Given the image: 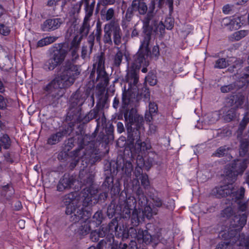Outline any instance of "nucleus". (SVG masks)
Returning <instances> with one entry per match:
<instances>
[{"label":"nucleus","mask_w":249,"mask_h":249,"mask_svg":"<svg viewBox=\"0 0 249 249\" xmlns=\"http://www.w3.org/2000/svg\"><path fill=\"white\" fill-rule=\"evenodd\" d=\"M67 51L60 48L54 50L51 57L60 66V74L45 88L44 90L53 97L59 95L60 89H65L71 86L80 73L77 65L70 60L62 63L67 55Z\"/></svg>","instance_id":"f257e3e1"},{"label":"nucleus","mask_w":249,"mask_h":249,"mask_svg":"<svg viewBox=\"0 0 249 249\" xmlns=\"http://www.w3.org/2000/svg\"><path fill=\"white\" fill-rule=\"evenodd\" d=\"M137 201L132 196H128L126 191H123L119 196L118 203L113 200L108 206L107 215L112 218L115 214L120 216L122 222L126 220V225L138 226L140 222V209H136Z\"/></svg>","instance_id":"f03ea898"},{"label":"nucleus","mask_w":249,"mask_h":249,"mask_svg":"<svg viewBox=\"0 0 249 249\" xmlns=\"http://www.w3.org/2000/svg\"><path fill=\"white\" fill-rule=\"evenodd\" d=\"M92 194L89 188H86L78 194L71 192L63 197L62 201L66 207L65 213L70 215V221L76 223L83 218L86 219L89 216V211L87 207L92 201Z\"/></svg>","instance_id":"7ed1b4c3"},{"label":"nucleus","mask_w":249,"mask_h":249,"mask_svg":"<svg viewBox=\"0 0 249 249\" xmlns=\"http://www.w3.org/2000/svg\"><path fill=\"white\" fill-rule=\"evenodd\" d=\"M124 117L126 124L127 130L128 133L132 132L136 134L138 132L136 139H137L134 147L131 150V156L134 158L135 155H145L152 148L151 143L148 140L142 142L140 139L141 131L143 130V119L142 116L138 115L133 108L127 110L124 114Z\"/></svg>","instance_id":"20e7f679"},{"label":"nucleus","mask_w":249,"mask_h":249,"mask_svg":"<svg viewBox=\"0 0 249 249\" xmlns=\"http://www.w3.org/2000/svg\"><path fill=\"white\" fill-rule=\"evenodd\" d=\"M92 138L89 135H79L77 142L79 148L72 152L74 159L71 162L70 167L73 169L77 164L80 160L86 163H92L98 159V150L95 147Z\"/></svg>","instance_id":"39448f33"},{"label":"nucleus","mask_w":249,"mask_h":249,"mask_svg":"<svg viewBox=\"0 0 249 249\" xmlns=\"http://www.w3.org/2000/svg\"><path fill=\"white\" fill-rule=\"evenodd\" d=\"M101 113H102L101 118H98L96 120L97 126L95 131H96L99 128L100 124H101L104 127V125L106 123V119L104 113L102 112V108L101 106L98 104L85 116L82 114L81 111L79 108H75L74 107L71 108L67 113L66 120L71 122L69 125L70 127L71 128L72 126L74 125V124L79 123L86 124L90 120L96 118Z\"/></svg>","instance_id":"423d86ee"},{"label":"nucleus","mask_w":249,"mask_h":249,"mask_svg":"<svg viewBox=\"0 0 249 249\" xmlns=\"http://www.w3.org/2000/svg\"><path fill=\"white\" fill-rule=\"evenodd\" d=\"M150 14L148 18L144 20V36L138 53L133 56V61L131 67L140 70L141 66L143 65L147 66L145 56H147L150 52L149 48V42L151 39V29L149 27V21L148 19L150 16Z\"/></svg>","instance_id":"0eeeda50"},{"label":"nucleus","mask_w":249,"mask_h":249,"mask_svg":"<svg viewBox=\"0 0 249 249\" xmlns=\"http://www.w3.org/2000/svg\"><path fill=\"white\" fill-rule=\"evenodd\" d=\"M103 41L105 44L119 46L122 43V32L117 21L112 20L106 23L103 29Z\"/></svg>","instance_id":"6e6552de"},{"label":"nucleus","mask_w":249,"mask_h":249,"mask_svg":"<svg viewBox=\"0 0 249 249\" xmlns=\"http://www.w3.org/2000/svg\"><path fill=\"white\" fill-rule=\"evenodd\" d=\"M118 221L116 219H113L107 225H103L98 230L91 232L90 238L93 242H96L99 237H105L104 244L111 246L113 243L115 242L114 237V233L116 230Z\"/></svg>","instance_id":"1a4fd4ad"},{"label":"nucleus","mask_w":249,"mask_h":249,"mask_svg":"<svg viewBox=\"0 0 249 249\" xmlns=\"http://www.w3.org/2000/svg\"><path fill=\"white\" fill-rule=\"evenodd\" d=\"M229 242H221L216 249H249V237H246L243 234H236L230 238Z\"/></svg>","instance_id":"9d476101"},{"label":"nucleus","mask_w":249,"mask_h":249,"mask_svg":"<svg viewBox=\"0 0 249 249\" xmlns=\"http://www.w3.org/2000/svg\"><path fill=\"white\" fill-rule=\"evenodd\" d=\"M231 170L227 172L228 179L231 182L236 180L238 175H242L247 168V160L245 159L234 160L230 164Z\"/></svg>","instance_id":"9b49d317"},{"label":"nucleus","mask_w":249,"mask_h":249,"mask_svg":"<svg viewBox=\"0 0 249 249\" xmlns=\"http://www.w3.org/2000/svg\"><path fill=\"white\" fill-rule=\"evenodd\" d=\"M126 220H124L123 222L124 223L125 227L123 225V229L120 227L119 231L118 230V226H117L116 230L114 232L115 235L119 238L122 237L123 240L127 239L129 236H130L132 238L137 239L139 242V230L137 231L136 229L132 227L136 226L126 225Z\"/></svg>","instance_id":"f8f14e48"},{"label":"nucleus","mask_w":249,"mask_h":249,"mask_svg":"<svg viewBox=\"0 0 249 249\" xmlns=\"http://www.w3.org/2000/svg\"><path fill=\"white\" fill-rule=\"evenodd\" d=\"M230 103L237 110L239 108H243L247 111L249 110V105L248 97H245L243 94L231 96Z\"/></svg>","instance_id":"ddd939ff"},{"label":"nucleus","mask_w":249,"mask_h":249,"mask_svg":"<svg viewBox=\"0 0 249 249\" xmlns=\"http://www.w3.org/2000/svg\"><path fill=\"white\" fill-rule=\"evenodd\" d=\"M64 22L62 18H52L45 20L41 25V29L44 32H50L54 31L61 26Z\"/></svg>","instance_id":"4468645a"},{"label":"nucleus","mask_w":249,"mask_h":249,"mask_svg":"<svg viewBox=\"0 0 249 249\" xmlns=\"http://www.w3.org/2000/svg\"><path fill=\"white\" fill-rule=\"evenodd\" d=\"M139 70L133 68V67H128L125 79L126 82L128 84V88L134 89H136L137 88L139 79Z\"/></svg>","instance_id":"2eb2a0df"},{"label":"nucleus","mask_w":249,"mask_h":249,"mask_svg":"<svg viewBox=\"0 0 249 249\" xmlns=\"http://www.w3.org/2000/svg\"><path fill=\"white\" fill-rule=\"evenodd\" d=\"M154 8L153 7L151 10L149 11L146 17L143 19V30H144V20L148 18V16L150 14L151 15H150V16L149 17V18H148V19H149V26L151 29V34L152 33V30H154L155 32L160 31V32L162 34L164 32V29L166 27L165 24H163L162 22L158 23V21L155 19L154 15ZM143 32L144 33V30H143Z\"/></svg>","instance_id":"dca6fc26"},{"label":"nucleus","mask_w":249,"mask_h":249,"mask_svg":"<svg viewBox=\"0 0 249 249\" xmlns=\"http://www.w3.org/2000/svg\"><path fill=\"white\" fill-rule=\"evenodd\" d=\"M233 188L231 183L217 186L212 190V194L217 198L224 197L230 196L233 193Z\"/></svg>","instance_id":"f3484780"},{"label":"nucleus","mask_w":249,"mask_h":249,"mask_svg":"<svg viewBox=\"0 0 249 249\" xmlns=\"http://www.w3.org/2000/svg\"><path fill=\"white\" fill-rule=\"evenodd\" d=\"M97 77L91 79L93 82H97V87L100 89H105L109 84V75L105 70L96 71ZM95 77V76H94Z\"/></svg>","instance_id":"a211bd4d"},{"label":"nucleus","mask_w":249,"mask_h":249,"mask_svg":"<svg viewBox=\"0 0 249 249\" xmlns=\"http://www.w3.org/2000/svg\"><path fill=\"white\" fill-rule=\"evenodd\" d=\"M114 126L110 124L108 126L105 127V133L101 132L98 135L97 140L100 142H104L107 144L110 141L114 139L113 136Z\"/></svg>","instance_id":"6ab92c4d"},{"label":"nucleus","mask_w":249,"mask_h":249,"mask_svg":"<svg viewBox=\"0 0 249 249\" xmlns=\"http://www.w3.org/2000/svg\"><path fill=\"white\" fill-rule=\"evenodd\" d=\"M247 215L246 213H238L234 215L231 221L230 226L235 228V231H240L247 222Z\"/></svg>","instance_id":"aec40b11"},{"label":"nucleus","mask_w":249,"mask_h":249,"mask_svg":"<svg viewBox=\"0 0 249 249\" xmlns=\"http://www.w3.org/2000/svg\"><path fill=\"white\" fill-rule=\"evenodd\" d=\"M75 179L72 176L64 175V176L60 178L57 185V190L58 192H63L66 189H69L71 187L75 182Z\"/></svg>","instance_id":"412c9836"},{"label":"nucleus","mask_w":249,"mask_h":249,"mask_svg":"<svg viewBox=\"0 0 249 249\" xmlns=\"http://www.w3.org/2000/svg\"><path fill=\"white\" fill-rule=\"evenodd\" d=\"M147 10V7L144 2H141L139 0H133L132 3L131 8H129L126 11V16L131 17L133 11H138L141 15L146 13Z\"/></svg>","instance_id":"4be33fe9"},{"label":"nucleus","mask_w":249,"mask_h":249,"mask_svg":"<svg viewBox=\"0 0 249 249\" xmlns=\"http://www.w3.org/2000/svg\"><path fill=\"white\" fill-rule=\"evenodd\" d=\"M94 178L91 172L86 170H82L79 172L78 181L82 185L91 186L93 182Z\"/></svg>","instance_id":"5701e85b"},{"label":"nucleus","mask_w":249,"mask_h":249,"mask_svg":"<svg viewBox=\"0 0 249 249\" xmlns=\"http://www.w3.org/2000/svg\"><path fill=\"white\" fill-rule=\"evenodd\" d=\"M105 58L103 54L96 57L95 62L93 64V69L89 76L90 79H94L96 71L105 70Z\"/></svg>","instance_id":"b1692460"},{"label":"nucleus","mask_w":249,"mask_h":249,"mask_svg":"<svg viewBox=\"0 0 249 249\" xmlns=\"http://www.w3.org/2000/svg\"><path fill=\"white\" fill-rule=\"evenodd\" d=\"M139 240L140 243H144L145 244H149L153 243L157 244L158 239L155 236H152L147 230H139Z\"/></svg>","instance_id":"393cba45"},{"label":"nucleus","mask_w":249,"mask_h":249,"mask_svg":"<svg viewBox=\"0 0 249 249\" xmlns=\"http://www.w3.org/2000/svg\"><path fill=\"white\" fill-rule=\"evenodd\" d=\"M239 142V154L240 157H245L249 150V136L245 135L244 138H238Z\"/></svg>","instance_id":"a878e982"},{"label":"nucleus","mask_w":249,"mask_h":249,"mask_svg":"<svg viewBox=\"0 0 249 249\" xmlns=\"http://www.w3.org/2000/svg\"><path fill=\"white\" fill-rule=\"evenodd\" d=\"M68 133V129H64L55 133L52 134L47 140V143L54 145L60 142L63 137Z\"/></svg>","instance_id":"bb28decb"},{"label":"nucleus","mask_w":249,"mask_h":249,"mask_svg":"<svg viewBox=\"0 0 249 249\" xmlns=\"http://www.w3.org/2000/svg\"><path fill=\"white\" fill-rule=\"evenodd\" d=\"M91 216V213L89 211V216L86 219L81 218L79 221H81V225L78 227L77 230V233L80 235L84 236L88 234L90 231V227L89 225V218Z\"/></svg>","instance_id":"cd10ccee"},{"label":"nucleus","mask_w":249,"mask_h":249,"mask_svg":"<svg viewBox=\"0 0 249 249\" xmlns=\"http://www.w3.org/2000/svg\"><path fill=\"white\" fill-rule=\"evenodd\" d=\"M249 122V118L244 117L240 123L238 129L236 133L237 139L244 138L245 135L249 136V129L245 131L248 124Z\"/></svg>","instance_id":"c85d7f7f"},{"label":"nucleus","mask_w":249,"mask_h":249,"mask_svg":"<svg viewBox=\"0 0 249 249\" xmlns=\"http://www.w3.org/2000/svg\"><path fill=\"white\" fill-rule=\"evenodd\" d=\"M102 19L106 21H111L115 16V10L113 8H109L107 10H102L101 11Z\"/></svg>","instance_id":"c756f323"},{"label":"nucleus","mask_w":249,"mask_h":249,"mask_svg":"<svg viewBox=\"0 0 249 249\" xmlns=\"http://www.w3.org/2000/svg\"><path fill=\"white\" fill-rule=\"evenodd\" d=\"M248 34V31L240 30L229 36H228V40L231 42L237 41L245 37Z\"/></svg>","instance_id":"7c9ffc66"},{"label":"nucleus","mask_w":249,"mask_h":249,"mask_svg":"<svg viewBox=\"0 0 249 249\" xmlns=\"http://www.w3.org/2000/svg\"><path fill=\"white\" fill-rule=\"evenodd\" d=\"M70 102L72 106L74 107L75 106H82L84 103V100L82 98L81 94L79 92L76 91L71 96Z\"/></svg>","instance_id":"2f4dec72"},{"label":"nucleus","mask_w":249,"mask_h":249,"mask_svg":"<svg viewBox=\"0 0 249 249\" xmlns=\"http://www.w3.org/2000/svg\"><path fill=\"white\" fill-rule=\"evenodd\" d=\"M0 143L4 149H8L11 146V140L7 134H2L0 136Z\"/></svg>","instance_id":"473e14b6"},{"label":"nucleus","mask_w":249,"mask_h":249,"mask_svg":"<svg viewBox=\"0 0 249 249\" xmlns=\"http://www.w3.org/2000/svg\"><path fill=\"white\" fill-rule=\"evenodd\" d=\"M56 36H47L40 40L37 43V47H42L44 46L48 45L55 42L57 39Z\"/></svg>","instance_id":"72a5a7b5"},{"label":"nucleus","mask_w":249,"mask_h":249,"mask_svg":"<svg viewBox=\"0 0 249 249\" xmlns=\"http://www.w3.org/2000/svg\"><path fill=\"white\" fill-rule=\"evenodd\" d=\"M132 90L134 89L128 88L127 91H124L123 93L122 102L124 107L127 106L131 102L132 98V95L131 94Z\"/></svg>","instance_id":"f704fd0d"},{"label":"nucleus","mask_w":249,"mask_h":249,"mask_svg":"<svg viewBox=\"0 0 249 249\" xmlns=\"http://www.w3.org/2000/svg\"><path fill=\"white\" fill-rule=\"evenodd\" d=\"M245 190L244 187H241L239 190L235 191L234 188H233V193L230 195L232 197V199H235L236 200L240 201L244 196Z\"/></svg>","instance_id":"c9c22d12"},{"label":"nucleus","mask_w":249,"mask_h":249,"mask_svg":"<svg viewBox=\"0 0 249 249\" xmlns=\"http://www.w3.org/2000/svg\"><path fill=\"white\" fill-rule=\"evenodd\" d=\"M89 21L84 19L83 23L80 29V36L82 37L86 36L88 34L90 29Z\"/></svg>","instance_id":"e433bc0d"},{"label":"nucleus","mask_w":249,"mask_h":249,"mask_svg":"<svg viewBox=\"0 0 249 249\" xmlns=\"http://www.w3.org/2000/svg\"><path fill=\"white\" fill-rule=\"evenodd\" d=\"M133 170V165L130 161H126L122 168L123 174L126 177H129L131 176Z\"/></svg>","instance_id":"4c0bfd02"},{"label":"nucleus","mask_w":249,"mask_h":249,"mask_svg":"<svg viewBox=\"0 0 249 249\" xmlns=\"http://www.w3.org/2000/svg\"><path fill=\"white\" fill-rule=\"evenodd\" d=\"M58 65L50 56L44 64L43 68L47 71H53Z\"/></svg>","instance_id":"58836bf2"},{"label":"nucleus","mask_w":249,"mask_h":249,"mask_svg":"<svg viewBox=\"0 0 249 249\" xmlns=\"http://www.w3.org/2000/svg\"><path fill=\"white\" fill-rule=\"evenodd\" d=\"M142 213L143 216L150 219L152 217L153 214H157V210L155 209L153 210L149 205H146L144 208Z\"/></svg>","instance_id":"ea45409f"},{"label":"nucleus","mask_w":249,"mask_h":249,"mask_svg":"<svg viewBox=\"0 0 249 249\" xmlns=\"http://www.w3.org/2000/svg\"><path fill=\"white\" fill-rule=\"evenodd\" d=\"M229 65L228 61L224 58H219L216 60L214 65V68L215 69H224Z\"/></svg>","instance_id":"a19ab883"},{"label":"nucleus","mask_w":249,"mask_h":249,"mask_svg":"<svg viewBox=\"0 0 249 249\" xmlns=\"http://www.w3.org/2000/svg\"><path fill=\"white\" fill-rule=\"evenodd\" d=\"M118 51L113 57V66L119 67L121 64L123 58V53L119 48Z\"/></svg>","instance_id":"79ce46f5"},{"label":"nucleus","mask_w":249,"mask_h":249,"mask_svg":"<svg viewBox=\"0 0 249 249\" xmlns=\"http://www.w3.org/2000/svg\"><path fill=\"white\" fill-rule=\"evenodd\" d=\"M95 2L93 1L90 5H88L85 6V17L84 18L85 19L90 20V18L92 16L94 8Z\"/></svg>","instance_id":"37998d69"},{"label":"nucleus","mask_w":249,"mask_h":249,"mask_svg":"<svg viewBox=\"0 0 249 249\" xmlns=\"http://www.w3.org/2000/svg\"><path fill=\"white\" fill-rule=\"evenodd\" d=\"M118 247L120 249H138L137 243L133 240H131L129 244L120 243L118 245Z\"/></svg>","instance_id":"c03bdc74"},{"label":"nucleus","mask_w":249,"mask_h":249,"mask_svg":"<svg viewBox=\"0 0 249 249\" xmlns=\"http://www.w3.org/2000/svg\"><path fill=\"white\" fill-rule=\"evenodd\" d=\"M137 194L138 196V204L142 207L147 204V197L140 190H138Z\"/></svg>","instance_id":"a18cd8bd"},{"label":"nucleus","mask_w":249,"mask_h":249,"mask_svg":"<svg viewBox=\"0 0 249 249\" xmlns=\"http://www.w3.org/2000/svg\"><path fill=\"white\" fill-rule=\"evenodd\" d=\"M236 110L234 107L230 109L225 116V120L228 122L234 120L236 117Z\"/></svg>","instance_id":"49530a36"},{"label":"nucleus","mask_w":249,"mask_h":249,"mask_svg":"<svg viewBox=\"0 0 249 249\" xmlns=\"http://www.w3.org/2000/svg\"><path fill=\"white\" fill-rule=\"evenodd\" d=\"M92 48L93 47L90 46L84 45L82 49L81 57L83 59L89 57L92 53Z\"/></svg>","instance_id":"de8ad7c7"},{"label":"nucleus","mask_w":249,"mask_h":249,"mask_svg":"<svg viewBox=\"0 0 249 249\" xmlns=\"http://www.w3.org/2000/svg\"><path fill=\"white\" fill-rule=\"evenodd\" d=\"M230 149V147L226 145L221 146L216 150L213 155L219 158L222 157L226 154Z\"/></svg>","instance_id":"09e8293b"},{"label":"nucleus","mask_w":249,"mask_h":249,"mask_svg":"<svg viewBox=\"0 0 249 249\" xmlns=\"http://www.w3.org/2000/svg\"><path fill=\"white\" fill-rule=\"evenodd\" d=\"M102 27H101V23L98 21L96 23V30H95V37H96V41L98 42H100L101 39V36H102Z\"/></svg>","instance_id":"8fccbe9b"},{"label":"nucleus","mask_w":249,"mask_h":249,"mask_svg":"<svg viewBox=\"0 0 249 249\" xmlns=\"http://www.w3.org/2000/svg\"><path fill=\"white\" fill-rule=\"evenodd\" d=\"M239 27L238 20L236 18H232L230 23L227 27V29L230 31H232L238 29Z\"/></svg>","instance_id":"3c124183"},{"label":"nucleus","mask_w":249,"mask_h":249,"mask_svg":"<svg viewBox=\"0 0 249 249\" xmlns=\"http://www.w3.org/2000/svg\"><path fill=\"white\" fill-rule=\"evenodd\" d=\"M233 214V210L231 207H228L224 209L221 213V216L225 218H229L232 216Z\"/></svg>","instance_id":"603ef678"},{"label":"nucleus","mask_w":249,"mask_h":249,"mask_svg":"<svg viewBox=\"0 0 249 249\" xmlns=\"http://www.w3.org/2000/svg\"><path fill=\"white\" fill-rule=\"evenodd\" d=\"M152 204L154 209H155L156 207L160 208L162 207L163 205V201L160 197L158 196H154L152 198Z\"/></svg>","instance_id":"864d4df0"},{"label":"nucleus","mask_w":249,"mask_h":249,"mask_svg":"<svg viewBox=\"0 0 249 249\" xmlns=\"http://www.w3.org/2000/svg\"><path fill=\"white\" fill-rule=\"evenodd\" d=\"M235 88V85L233 84L224 85L220 88V91L222 93H228L233 90Z\"/></svg>","instance_id":"5fc2aeb1"},{"label":"nucleus","mask_w":249,"mask_h":249,"mask_svg":"<svg viewBox=\"0 0 249 249\" xmlns=\"http://www.w3.org/2000/svg\"><path fill=\"white\" fill-rule=\"evenodd\" d=\"M103 219V213L101 211H97L93 216V221L96 223L97 225H99L101 223Z\"/></svg>","instance_id":"6e6d98bb"},{"label":"nucleus","mask_w":249,"mask_h":249,"mask_svg":"<svg viewBox=\"0 0 249 249\" xmlns=\"http://www.w3.org/2000/svg\"><path fill=\"white\" fill-rule=\"evenodd\" d=\"M82 37V36L78 35L76 36L71 41V47L78 49Z\"/></svg>","instance_id":"4d7b16f0"},{"label":"nucleus","mask_w":249,"mask_h":249,"mask_svg":"<svg viewBox=\"0 0 249 249\" xmlns=\"http://www.w3.org/2000/svg\"><path fill=\"white\" fill-rule=\"evenodd\" d=\"M138 179L141 180V185L143 186L145 188L149 186V181L148 180V177L147 174H144Z\"/></svg>","instance_id":"13d9d810"},{"label":"nucleus","mask_w":249,"mask_h":249,"mask_svg":"<svg viewBox=\"0 0 249 249\" xmlns=\"http://www.w3.org/2000/svg\"><path fill=\"white\" fill-rule=\"evenodd\" d=\"M136 158V163H137V166H140L143 167L144 165H145V161L144 160V159L143 158V156L144 155L142 154H136L135 155L134 157L137 156Z\"/></svg>","instance_id":"bf43d9fd"},{"label":"nucleus","mask_w":249,"mask_h":249,"mask_svg":"<svg viewBox=\"0 0 249 249\" xmlns=\"http://www.w3.org/2000/svg\"><path fill=\"white\" fill-rule=\"evenodd\" d=\"M74 146V139L73 138L68 139L65 144V149L67 151H70Z\"/></svg>","instance_id":"052dcab7"},{"label":"nucleus","mask_w":249,"mask_h":249,"mask_svg":"<svg viewBox=\"0 0 249 249\" xmlns=\"http://www.w3.org/2000/svg\"><path fill=\"white\" fill-rule=\"evenodd\" d=\"M10 30L9 27L6 26L3 24H0V34L4 35L7 36L9 34Z\"/></svg>","instance_id":"680f3d73"},{"label":"nucleus","mask_w":249,"mask_h":249,"mask_svg":"<svg viewBox=\"0 0 249 249\" xmlns=\"http://www.w3.org/2000/svg\"><path fill=\"white\" fill-rule=\"evenodd\" d=\"M142 167L140 166H136L135 171H134V174L136 177V178L138 179L140 177H141L142 175H143L144 174H142Z\"/></svg>","instance_id":"e2e57ef3"},{"label":"nucleus","mask_w":249,"mask_h":249,"mask_svg":"<svg viewBox=\"0 0 249 249\" xmlns=\"http://www.w3.org/2000/svg\"><path fill=\"white\" fill-rule=\"evenodd\" d=\"M247 202H242L241 200L238 202V209L239 211L244 212L247 210Z\"/></svg>","instance_id":"0e129e2a"},{"label":"nucleus","mask_w":249,"mask_h":249,"mask_svg":"<svg viewBox=\"0 0 249 249\" xmlns=\"http://www.w3.org/2000/svg\"><path fill=\"white\" fill-rule=\"evenodd\" d=\"M158 107L154 103L150 102L149 105V112L155 114L157 112Z\"/></svg>","instance_id":"69168bd1"},{"label":"nucleus","mask_w":249,"mask_h":249,"mask_svg":"<svg viewBox=\"0 0 249 249\" xmlns=\"http://www.w3.org/2000/svg\"><path fill=\"white\" fill-rule=\"evenodd\" d=\"M165 25L167 29L171 30L174 27V22L171 18H168L165 21Z\"/></svg>","instance_id":"338daca9"},{"label":"nucleus","mask_w":249,"mask_h":249,"mask_svg":"<svg viewBox=\"0 0 249 249\" xmlns=\"http://www.w3.org/2000/svg\"><path fill=\"white\" fill-rule=\"evenodd\" d=\"M95 36L93 33L90 34L88 38L87 45L93 47L94 44Z\"/></svg>","instance_id":"774afa93"}]
</instances>
